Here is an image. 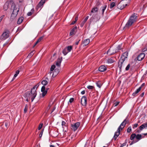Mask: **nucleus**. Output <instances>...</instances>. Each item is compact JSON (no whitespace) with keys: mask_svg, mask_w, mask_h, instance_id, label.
I'll return each mask as SVG.
<instances>
[{"mask_svg":"<svg viewBox=\"0 0 147 147\" xmlns=\"http://www.w3.org/2000/svg\"><path fill=\"white\" fill-rule=\"evenodd\" d=\"M34 52V51H33L31 52L30 53L28 54V55L27 56V57L28 58H31Z\"/></svg>","mask_w":147,"mask_h":147,"instance_id":"obj_36","label":"nucleus"},{"mask_svg":"<svg viewBox=\"0 0 147 147\" xmlns=\"http://www.w3.org/2000/svg\"><path fill=\"white\" fill-rule=\"evenodd\" d=\"M137 19V14L135 13H133L130 17L124 28H128L130 27L136 21Z\"/></svg>","mask_w":147,"mask_h":147,"instance_id":"obj_3","label":"nucleus"},{"mask_svg":"<svg viewBox=\"0 0 147 147\" xmlns=\"http://www.w3.org/2000/svg\"><path fill=\"white\" fill-rule=\"evenodd\" d=\"M5 16L4 15H2L0 17V23L1 22L3 18H4Z\"/></svg>","mask_w":147,"mask_h":147,"instance_id":"obj_49","label":"nucleus"},{"mask_svg":"<svg viewBox=\"0 0 147 147\" xmlns=\"http://www.w3.org/2000/svg\"><path fill=\"white\" fill-rule=\"evenodd\" d=\"M97 86L99 88H100L102 84V83L100 81H98L96 83Z\"/></svg>","mask_w":147,"mask_h":147,"instance_id":"obj_28","label":"nucleus"},{"mask_svg":"<svg viewBox=\"0 0 147 147\" xmlns=\"http://www.w3.org/2000/svg\"><path fill=\"white\" fill-rule=\"evenodd\" d=\"M49 81V79L48 78H45V80H43L42 81L41 83L43 85V86H45L47 84Z\"/></svg>","mask_w":147,"mask_h":147,"instance_id":"obj_17","label":"nucleus"},{"mask_svg":"<svg viewBox=\"0 0 147 147\" xmlns=\"http://www.w3.org/2000/svg\"><path fill=\"white\" fill-rule=\"evenodd\" d=\"M87 88L89 89H92L94 88V87L91 86H87Z\"/></svg>","mask_w":147,"mask_h":147,"instance_id":"obj_43","label":"nucleus"},{"mask_svg":"<svg viewBox=\"0 0 147 147\" xmlns=\"http://www.w3.org/2000/svg\"><path fill=\"white\" fill-rule=\"evenodd\" d=\"M107 69L106 67L104 65L101 66L98 68V70L101 72H103L105 71Z\"/></svg>","mask_w":147,"mask_h":147,"instance_id":"obj_18","label":"nucleus"},{"mask_svg":"<svg viewBox=\"0 0 147 147\" xmlns=\"http://www.w3.org/2000/svg\"><path fill=\"white\" fill-rule=\"evenodd\" d=\"M133 128L134 129L136 127L138 126V123H136L134 125H133Z\"/></svg>","mask_w":147,"mask_h":147,"instance_id":"obj_45","label":"nucleus"},{"mask_svg":"<svg viewBox=\"0 0 147 147\" xmlns=\"http://www.w3.org/2000/svg\"><path fill=\"white\" fill-rule=\"evenodd\" d=\"M118 52L117 51L116 49H109L107 51V53H109L110 55H112L115 53Z\"/></svg>","mask_w":147,"mask_h":147,"instance_id":"obj_12","label":"nucleus"},{"mask_svg":"<svg viewBox=\"0 0 147 147\" xmlns=\"http://www.w3.org/2000/svg\"><path fill=\"white\" fill-rule=\"evenodd\" d=\"M26 98V101L27 102H28L29 100H30V98Z\"/></svg>","mask_w":147,"mask_h":147,"instance_id":"obj_63","label":"nucleus"},{"mask_svg":"<svg viewBox=\"0 0 147 147\" xmlns=\"http://www.w3.org/2000/svg\"><path fill=\"white\" fill-rule=\"evenodd\" d=\"M95 16H97V14L96 15H93L92 16V17L91 18V19H96V17H95Z\"/></svg>","mask_w":147,"mask_h":147,"instance_id":"obj_50","label":"nucleus"},{"mask_svg":"<svg viewBox=\"0 0 147 147\" xmlns=\"http://www.w3.org/2000/svg\"><path fill=\"white\" fill-rule=\"evenodd\" d=\"M136 137V134H132L130 137V139L131 140H133L135 137Z\"/></svg>","mask_w":147,"mask_h":147,"instance_id":"obj_33","label":"nucleus"},{"mask_svg":"<svg viewBox=\"0 0 147 147\" xmlns=\"http://www.w3.org/2000/svg\"><path fill=\"white\" fill-rule=\"evenodd\" d=\"M89 16H87L84 19V20L82 22L83 23H85L86 22L87 20L88 19V18Z\"/></svg>","mask_w":147,"mask_h":147,"instance_id":"obj_44","label":"nucleus"},{"mask_svg":"<svg viewBox=\"0 0 147 147\" xmlns=\"http://www.w3.org/2000/svg\"><path fill=\"white\" fill-rule=\"evenodd\" d=\"M62 52L64 55H66L68 53V52L66 49L65 48L63 50Z\"/></svg>","mask_w":147,"mask_h":147,"instance_id":"obj_32","label":"nucleus"},{"mask_svg":"<svg viewBox=\"0 0 147 147\" xmlns=\"http://www.w3.org/2000/svg\"><path fill=\"white\" fill-rule=\"evenodd\" d=\"M56 69H55L53 72V74H55V75H56V74H57V73H55L56 72Z\"/></svg>","mask_w":147,"mask_h":147,"instance_id":"obj_64","label":"nucleus"},{"mask_svg":"<svg viewBox=\"0 0 147 147\" xmlns=\"http://www.w3.org/2000/svg\"><path fill=\"white\" fill-rule=\"evenodd\" d=\"M50 86H49V87L46 88L45 86H43L42 87L41 89V91L42 92V96L43 97H44L47 94V90L49 89Z\"/></svg>","mask_w":147,"mask_h":147,"instance_id":"obj_7","label":"nucleus"},{"mask_svg":"<svg viewBox=\"0 0 147 147\" xmlns=\"http://www.w3.org/2000/svg\"><path fill=\"white\" fill-rule=\"evenodd\" d=\"M122 49V45H118L117 47V51L118 52V51L119 50H120Z\"/></svg>","mask_w":147,"mask_h":147,"instance_id":"obj_34","label":"nucleus"},{"mask_svg":"<svg viewBox=\"0 0 147 147\" xmlns=\"http://www.w3.org/2000/svg\"><path fill=\"white\" fill-rule=\"evenodd\" d=\"M119 102H116L114 103V106L115 107H116L119 105Z\"/></svg>","mask_w":147,"mask_h":147,"instance_id":"obj_47","label":"nucleus"},{"mask_svg":"<svg viewBox=\"0 0 147 147\" xmlns=\"http://www.w3.org/2000/svg\"><path fill=\"white\" fill-rule=\"evenodd\" d=\"M76 21H73L71 24V25H73L76 23Z\"/></svg>","mask_w":147,"mask_h":147,"instance_id":"obj_58","label":"nucleus"},{"mask_svg":"<svg viewBox=\"0 0 147 147\" xmlns=\"http://www.w3.org/2000/svg\"><path fill=\"white\" fill-rule=\"evenodd\" d=\"M107 7V5H105L104 6H102L101 8H102V14H103L105 10L106 7Z\"/></svg>","mask_w":147,"mask_h":147,"instance_id":"obj_30","label":"nucleus"},{"mask_svg":"<svg viewBox=\"0 0 147 147\" xmlns=\"http://www.w3.org/2000/svg\"><path fill=\"white\" fill-rule=\"evenodd\" d=\"M84 24H85L84 23L82 22L81 23V24H80L81 26V27H82L84 25Z\"/></svg>","mask_w":147,"mask_h":147,"instance_id":"obj_55","label":"nucleus"},{"mask_svg":"<svg viewBox=\"0 0 147 147\" xmlns=\"http://www.w3.org/2000/svg\"><path fill=\"white\" fill-rule=\"evenodd\" d=\"M9 36V31L8 30H5L2 34L0 36L1 40H5Z\"/></svg>","mask_w":147,"mask_h":147,"instance_id":"obj_4","label":"nucleus"},{"mask_svg":"<svg viewBox=\"0 0 147 147\" xmlns=\"http://www.w3.org/2000/svg\"><path fill=\"white\" fill-rule=\"evenodd\" d=\"M131 131V126H129V127L127 129V132L128 133H129Z\"/></svg>","mask_w":147,"mask_h":147,"instance_id":"obj_40","label":"nucleus"},{"mask_svg":"<svg viewBox=\"0 0 147 147\" xmlns=\"http://www.w3.org/2000/svg\"><path fill=\"white\" fill-rule=\"evenodd\" d=\"M74 98H71L70 99L69 102L71 103L74 101Z\"/></svg>","mask_w":147,"mask_h":147,"instance_id":"obj_46","label":"nucleus"},{"mask_svg":"<svg viewBox=\"0 0 147 147\" xmlns=\"http://www.w3.org/2000/svg\"><path fill=\"white\" fill-rule=\"evenodd\" d=\"M125 60L123 58H120L119 61L118 63V66L119 68V70L120 71L121 70L122 67H124L125 66L124 63Z\"/></svg>","mask_w":147,"mask_h":147,"instance_id":"obj_6","label":"nucleus"},{"mask_svg":"<svg viewBox=\"0 0 147 147\" xmlns=\"http://www.w3.org/2000/svg\"><path fill=\"white\" fill-rule=\"evenodd\" d=\"M140 90L141 88L139 87L135 91V92H134L132 94V96H136L137 94Z\"/></svg>","mask_w":147,"mask_h":147,"instance_id":"obj_24","label":"nucleus"},{"mask_svg":"<svg viewBox=\"0 0 147 147\" xmlns=\"http://www.w3.org/2000/svg\"><path fill=\"white\" fill-rule=\"evenodd\" d=\"M81 103L83 106H85L87 104V98L85 96L82 97L81 99Z\"/></svg>","mask_w":147,"mask_h":147,"instance_id":"obj_10","label":"nucleus"},{"mask_svg":"<svg viewBox=\"0 0 147 147\" xmlns=\"http://www.w3.org/2000/svg\"><path fill=\"white\" fill-rule=\"evenodd\" d=\"M145 56V55L144 53H141L138 56L137 60L139 61H141L144 58Z\"/></svg>","mask_w":147,"mask_h":147,"instance_id":"obj_14","label":"nucleus"},{"mask_svg":"<svg viewBox=\"0 0 147 147\" xmlns=\"http://www.w3.org/2000/svg\"><path fill=\"white\" fill-rule=\"evenodd\" d=\"M121 129H119V131L118 130V129H117V132H116L115 133L114 136L113 137V139L115 140L117 138L118 136L120 134V131Z\"/></svg>","mask_w":147,"mask_h":147,"instance_id":"obj_15","label":"nucleus"},{"mask_svg":"<svg viewBox=\"0 0 147 147\" xmlns=\"http://www.w3.org/2000/svg\"><path fill=\"white\" fill-rule=\"evenodd\" d=\"M20 71L19 70H17L16 71V74H14L13 77L12 79V81H13L15 78L17 77L18 74H19Z\"/></svg>","mask_w":147,"mask_h":147,"instance_id":"obj_29","label":"nucleus"},{"mask_svg":"<svg viewBox=\"0 0 147 147\" xmlns=\"http://www.w3.org/2000/svg\"><path fill=\"white\" fill-rule=\"evenodd\" d=\"M55 65H52V66H51V69H50V70L51 71H53V70H54L55 68Z\"/></svg>","mask_w":147,"mask_h":147,"instance_id":"obj_39","label":"nucleus"},{"mask_svg":"<svg viewBox=\"0 0 147 147\" xmlns=\"http://www.w3.org/2000/svg\"><path fill=\"white\" fill-rule=\"evenodd\" d=\"M24 20V18L22 17H21L18 20L17 22V23L18 24H20L22 22L23 20Z\"/></svg>","mask_w":147,"mask_h":147,"instance_id":"obj_27","label":"nucleus"},{"mask_svg":"<svg viewBox=\"0 0 147 147\" xmlns=\"http://www.w3.org/2000/svg\"><path fill=\"white\" fill-rule=\"evenodd\" d=\"M80 40L79 39V40H78L76 42H75V45H77L78 43H79V42L80 41Z\"/></svg>","mask_w":147,"mask_h":147,"instance_id":"obj_54","label":"nucleus"},{"mask_svg":"<svg viewBox=\"0 0 147 147\" xmlns=\"http://www.w3.org/2000/svg\"><path fill=\"white\" fill-rule=\"evenodd\" d=\"M43 125V124L42 123H41L40 124L38 127V129L39 130L40 129H41L42 128Z\"/></svg>","mask_w":147,"mask_h":147,"instance_id":"obj_42","label":"nucleus"},{"mask_svg":"<svg viewBox=\"0 0 147 147\" xmlns=\"http://www.w3.org/2000/svg\"><path fill=\"white\" fill-rule=\"evenodd\" d=\"M126 143H124L123 144H122L120 146V147H123V146H125L126 145Z\"/></svg>","mask_w":147,"mask_h":147,"instance_id":"obj_52","label":"nucleus"},{"mask_svg":"<svg viewBox=\"0 0 147 147\" xmlns=\"http://www.w3.org/2000/svg\"><path fill=\"white\" fill-rule=\"evenodd\" d=\"M11 5V3H6L3 7V9L4 10L6 11L8 8L9 6Z\"/></svg>","mask_w":147,"mask_h":147,"instance_id":"obj_16","label":"nucleus"},{"mask_svg":"<svg viewBox=\"0 0 147 147\" xmlns=\"http://www.w3.org/2000/svg\"><path fill=\"white\" fill-rule=\"evenodd\" d=\"M144 92H143V93H142L140 95V96L141 97H143L144 95Z\"/></svg>","mask_w":147,"mask_h":147,"instance_id":"obj_61","label":"nucleus"},{"mask_svg":"<svg viewBox=\"0 0 147 147\" xmlns=\"http://www.w3.org/2000/svg\"><path fill=\"white\" fill-rule=\"evenodd\" d=\"M115 58L113 57L109 58L107 60V63H113L115 61Z\"/></svg>","mask_w":147,"mask_h":147,"instance_id":"obj_19","label":"nucleus"},{"mask_svg":"<svg viewBox=\"0 0 147 147\" xmlns=\"http://www.w3.org/2000/svg\"><path fill=\"white\" fill-rule=\"evenodd\" d=\"M127 5L126 1L124 0L121 1L117 5V8L122 9L125 8Z\"/></svg>","mask_w":147,"mask_h":147,"instance_id":"obj_5","label":"nucleus"},{"mask_svg":"<svg viewBox=\"0 0 147 147\" xmlns=\"http://www.w3.org/2000/svg\"><path fill=\"white\" fill-rule=\"evenodd\" d=\"M28 109V106L27 105H26L25 108L24 109V112L25 113H26L27 111V110Z\"/></svg>","mask_w":147,"mask_h":147,"instance_id":"obj_38","label":"nucleus"},{"mask_svg":"<svg viewBox=\"0 0 147 147\" xmlns=\"http://www.w3.org/2000/svg\"><path fill=\"white\" fill-rule=\"evenodd\" d=\"M45 0H41L37 5L36 9H38L39 8L42 7L44 4L45 3Z\"/></svg>","mask_w":147,"mask_h":147,"instance_id":"obj_11","label":"nucleus"},{"mask_svg":"<svg viewBox=\"0 0 147 147\" xmlns=\"http://www.w3.org/2000/svg\"><path fill=\"white\" fill-rule=\"evenodd\" d=\"M115 4L114 2H112L110 5V8L111 9L114 7L115 5Z\"/></svg>","mask_w":147,"mask_h":147,"instance_id":"obj_37","label":"nucleus"},{"mask_svg":"<svg viewBox=\"0 0 147 147\" xmlns=\"http://www.w3.org/2000/svg\"><path fill=\"white\" fill-rule=\"evenodd\" d=\"M78 15H77L76 17L75 18V21H76V22L78 20Z\"/></svg>","mask_w":147,"mask_h":147,"instance_id":"obj_57","label":"nucleus"},{"mask_svg":"<svg viewBox=\"0 0 147 147\" xmlns=\"http://www.w3.org/2000/svg\"><path fill=\"white\" fill-rule=\"evenodd\" d=\"M43 37L42 36L40 37L37 40V41L38 42H40L43 39Z\"/></svg>","mask_w":147,"mask_h":147,"instance_id":"obj_48","label":"nucleus"},{"mask_svg":"<svg viewBox=\"0 0 147 147\" xmlns=\"http://www.w3.org/2000/svg\"><path fill=\"white\" fill-rule=\"evenodd\" d=\"M98 9L97 7H95L93 8L91 11V13H94L97 12L98 11Z\"/></svg>","mask_w":147,"mask_h":147,"instance_id":"obj_26","label":"nucleus"},{"mask_svg":"<svg viewBox=\"0 0 147 147\" xmlns=\"http://www.w3.org/2000/svg\"><path fill=\"white\" fill-rule=\"evenodd\" d=\"M130 67V64H128L125 68V70L127 71L129 70V68Z\"/></svg>","mask_w":147,"mask_h":147,"instance_id":"obj_41","label":"nucleus"},{"mask_svg":"<svg viewBox=\"0 0 147 147\" xmlns=\"http://www.w3.org/2000/svg\"><path fill=\"white\" fill-rule=\"evenodd\" d=\"M72 48V46H68L67 48H66L67 50L68 51V52H70Z\"/></svg>","mask_w":147,"mask_h":147,"instance_id":"obj_31","label":"nucleus"},{"mask_svg":"<svg viewBox=\"0 0 147 147\" xmlns=\"http://www.w3.org/2000/svg\"><path fill=\"white\" fill-rule=\"evenodd\" d=\"M145 84L144 83H143L141 86L140 87L141 88V89L144 86Z\"/></svg>","mask_w":147,"mask_h":147,"instance_id":"obj_56","label":"nucleus"},{"mask_svg":"<svg viewBox=\"0 0 147 147\" xmlns=\"http://www.w3.org/2000/svg\"><path fill=\"white\" fill-rule=\"evenodd\" d=\"M127 117L121 123L120 126L118 128V130L119 131V129L122 130L124 128L126 123H127Z\"/></svg>","mask_w":147,"mask_h":147,"instance_id":"obj_9","label":"nucleus"},{"mask_svg":"<svg viewBox=\"0 0 147 147\" xmlns=\"http://www.w3.org/2000/svg\"><path fill=\"white\" fill-rule=\"evenodd\" d=\"M80 124L79 122H77L73 124H71V129L74 131H76L79 127Z\"/></svg>","mask_w":147,"mask_h":147,"instance_id":"obj_8","label":"nucleus"},{"mask_svg":"<svg viewBox=\"0 0 147 147\" xmlns=\"http://www.w3.org/2000/svg\"><path fill=\"white\" fill-rule=\"evenodd\" d=\"M90 40L89 39H87L85 40L83 42V44L84 46H86L90 42Z\"/></svg>","mask_w":147,"mask_h":147,"instance_id":"obj_20","label":"nucleus"},{"mask_svg":"<svg viewBox=\"0 0 147 147\" xmlns=\"http://www.w3.org/2000/svg\"><path fill=\"white\" fill-rule=\"evenodd\" d=\"M85 93V91L84 90L82 91L81 92V94H84Z\"/></svg>","mask_w":147,"mask_h":147,"instance_id":"obj_62","label":"nucleus"},{"mask_svg":"<svg viewBox=\"0 0 147 147\" xmlns=\"http://www.w3.org/2000/svg\"><path fill=\"white\" fill-rule=\"evenodd\" d=\"M144 137V136H142L141 134H138L137 135H136V138L138 140H140L142 138H143Z\"/></svg>","mask_w":147,"mask_h":147,"instance_id":"obj_25","label":"nucleus"},{"mask_svg":"<svg viewBox=\"0 0 147 147\" xmlns=\"http://www.w3.org/2000/svg\"><path fill=\"white\" fill-rule=\"evenodd\" d=\"M147 127V122L144 123L139 127L140 130H138L137 131L138 132H140V131L142 130L143 129Z\"/></svg>","mask_w":147,"mask_h":147,"instance_id":"obj_13","label":"nucleus"},{"mask_svg":"<svg viewBox=\"0 0 147 147\" xmlns=\"http://www.w3.org/2000/svg\"><path fill=\"white\" fill-rule=\"evenodd\" d=\"M34 9H32L31 10V11L28 12L27 13V15L28 16H31L32 14V13H33V12L34 11Z\"/></svg>","mask_w":147,"mask_h":147,"instance_id":"obj_35","label":"nucleus"},{"mask_svg":"<svg viewBox=\"0 0 147 147\" xmlns=\"http://www.w3.org/2000/svg\"><path fill=\"white\" fill-rule=\"evenodd\" d=\"M38 86L37 85L34 86L31 90L30 92L28 91L25 93L24 96L25 98H28L30 99L31 97L32 102L36 97L37 95L36 88Z\"/></svg>","mask_w":147,"mask_h":147,"instance_id":"obj_1","label":"nucleus"},{"mask_svg":"<svg viewBox=\"0 0 147 147\" xmlns=\"http://www.w3.org/2000/svg\"><path fill=\"white\" fill-rule=\"evenodd\" d=\"M11 10H12L13 11L11 16L10 20H13L16 18L17 16L19 11V9L16 6L15 3H13L11 5Z\"/></svg>","mask_w":147,"mask_h":147,"instance_id":"obj_2","label":"nucleus"},{"mask_svg":"<svg viewBox=\"0 0 147 147\" xmlns=\"http://www.w3.org/2000/svg\"><path fill=\"white\" fill-rule=\"evenodd\" d=\"M62 59V58H61V59L60 58L58 59L56 62V65L57 66L59 67L61 65Z\"/></svg>","mask_w":147,"mask_h":147,"instance_id":"obj_22","label":"nucleus"},{"mask_svg":"<svg viewBox=\"0 0 147 147\" xmlns=\"http://www.w3.org/2000/svg\"><path fill=\"white\" fill-rule=\"evenodd\" d=\"M77 29V27L75 26L74 28L71 31L69 34L70 35H73L76 32V30Z\"/></svg>","mask_w":147,"mask_h":147,"instance_id":"obj_21","label":"nucleus"},{"mask_svg":"<svg viewBox=\"0 0 147 147\" xmlns=\"http://www.w3.org/2000/svg\"><path fill=\"white\" fill-rule=\"evenodd\" d=\"M5 126L6 127H7L8 125V123L7 122H5Z\"/></svg>","mask_w":147,"mask_h":147,"instance_id":"obj_60","label":"nucleus"},{"mask_svg":"<svg viewBox=\"0 0 147 147\" xmlns=\"http://www.w3.org/2000/svg\"><path fill=\"white\" fill-rule=\"evenodd\" d=\"M65 124H66V123L65 121H62V124H61L63 126L64 125H65Z\"/></svg>","mask_w":147,"mask_h":147,"instance_id":"obj_53","label":"nucleus"},{"mask_svg":"<svg viewBox=\"0 0 147 147\" xmlns=\"http://www.w3.org/2000/svg\"><path fill=\"white\" fill-rule=\"evenodd\" d=\"M128 55V53L127 52H125L122 55L121 57V58H123L125 60V58H127V57Z\"/></svg>","mask_w":147,"mask_h":147,"instance_id":"obj_23","label":"nucleus"},{"mask_svg":"<svg viewBox=\"0 0 147 147\" xmlns=\"http://www.w3.org/2000/svg\"><path fill=\"white\" fill-rule=\"evenodd\" d=\"M43 132V131L42 130V131H41L40 133V134L39 135V137L40 138L41 137H42V136Z\"/></svg>","mask_w":147,"mask_h":147,"instance_id":"obj_51","label":"nucleus"},{"mask_svg":"<svg viewBox=\"0 0 147 147\" xmlns=\"http://www.w3.org/2000/svg\"><path fill=\"white\" fill-rule=\"evenodd\" d=\"M38 42L37 41L35 43L33 47H34Z\"/></svg>","mask_w":147,"mask_h":147,"instance_id":"obj_59","label":"nucleus"}]
</instances>
